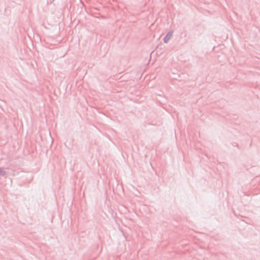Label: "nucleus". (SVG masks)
Returning <instances> with one entry per match:
<instances>
[{"instance_id": "f257e3e1", "label": "nucleus", "mask_w": 260, "mask_h": 260, "mask_svg": "<svg viewBox=\"0 0 260 260\" xmlns=\"http://www.w3.org/2000/svg\"><path fill=\"white\" fill-rule=\"evenodd\" d=\"M172 36V32L169 33L165 38L164 41L165 43H167Z\"/></svg>"}, {"instance_id": "f03ea898", "label": "nucleus", "mask_w": 260, "mask_h": 260, "mask_svg": "<svg viewBox=\"0 0 260 260\" xmlns=\"http://www.w3.org/2000/svg\"><path fill=\"white\" fill-rule=\"evenodd\" d=\"M5 174V172L3 171L1 168H0V175H3Z\"/></svg>"}]
</instances>
